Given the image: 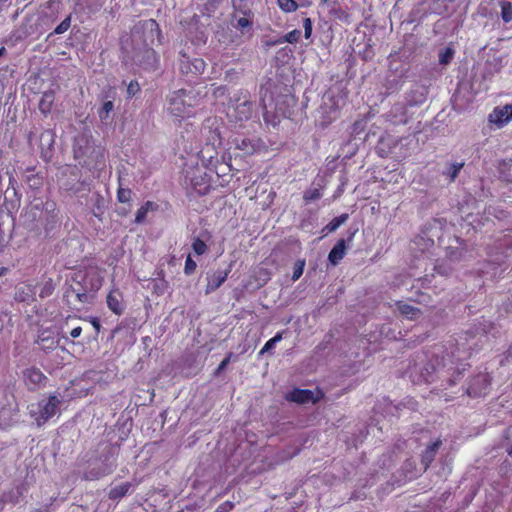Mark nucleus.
I'll return each mask as SVG.
<instances>
[{
  "label": "nucleus",
  "instance_id": "61",
  "mask_svg": "<svg viewBox=\"0 0 512 512\" xmlns=\"http://www.w3.org/2000/svg\"><path fill=\"white\" fill-rule=\"evenodd\" d=\"M88 277H89V274H86L83 278L85 285L87 284Z\"/></svg>",
  "mask_w": 512,
  "mask_h": 512
},
{
  "label": "nucleus",
  "instance_id": "57",
  "mask_svg": "<svg viewBox=\"0 0 512 512\" xmlns=\"http://www.w3.org/2000/svg\"><path fill=\"white\" fill-rule=\"evenodd\" d=\"M221 0H206L207 4H210L212 6H215L216 4H219Z\"/></svg>",
  "mask_w": 512,
  "mask_h": 512
},
{
  "label": "nucleus",
  "instance_id": "11",
  "mask_svg": "<svg viewBox=\"0 0 512 512\" xmlns=\"http://www.w3.org/2000/svg\"><path fill=\"white\" fill-rule=\"evenodd\" d=\"M512 120V102L497 106L488 116V121L496 128L501 129Z\"/></svg>",
  "mask_w": 512,
  "mask_h": 512
},
{
  "label": "nucleus",
  "instance_id": "15",
  "mask_svg": "<svg viewBox=\"0 0 512 512\" xmlns=\"http://www.w3.org/2000/svg\"><path fill=\"white\" fill-rule=\"evenodd\" d=\"M355 234L356 230L350 232L347 239L341 238L336 242L328 255V260L332 265H338L340 261L345 257L347 243L352 242Z\"/></svg>",
  "mask_w": 512,
  "mask_h": 512
},
{
  "label": "nucleus",
  "instance_id": "29",
  "mask_svg": "<svg viewBox=\"0 0 512 512\" xmlns=\"http://www.w3.org/2000/svg\"><path fill=\"white\" fill-rule=\"evenodd\" d=\"M37 342L40 345L41 349L44 351L54 349L58 344V342L53 337L45 336V332L41 333L38 336Z\"/></svg>",
  "mask_w": 512,
  "mask_h": 512
},
{
  "label": "nucleus",
  "instance_id": "9",
  "mask_svg": "<svg viewBox=\"0 0 512 512\" xmlns=\"http://www.w3.org/2000/svg\"><path fill=\"white\" fill-rule=\"evenodd\" d=\"M324 398V393L320 390H316V394L308 389L294 388L292 391L286 394L285 399L289 402L298 404L306 403H318Z\"/></svg>",
  "mask_w": 512,
  "mask_h": 512
},
{
  "label": "nucleus",
  "instance_id": "24",
  "mask_svg": "<svg viewBox=\"0 0 512 512\" xmlns=\"http://www.w3.org/2000/svg\"><path fill=\"white\" fill-rule=\"evenodd\" d=\"M55 134L52 130L46 129L40 134L41 156L46 157L53 149Z\"/></svg>",
  "mask_w": 512,
  "mask_h": 512
},
{
  "label": "nucleus",
  "instance_id": "25",
  "mask_svg": "<svg viewBox=\"0 0 512 512\" xmlns=\"http://www.w3.org/2000/svg\"><path fill=\"white\" fill-rule=\"evenodd\" d=\"M55 100V92L53 90H47L42 93L38 108L43 115H48L53 107Z\"/></svg>",
  "mask_w": 512,
  "mask_h": 512
},
{
  "label": "nucleus",
  "instance_id": "28",
  "mask_svg": "<svg viewBox=\"0 0 512 512\" xmlns=\"http://www.w3.org/2000/svg\"><path fill=\"white\" fill-rule=\"evenodd\" d=\"M348 214L347 213H344V214H341L335 218H333L325 227H324V231H326L327 233H331V232H334L336 231L342 224H344L347 219H348Z\"/></svg>",
  "mask_w": 512,
  "mask_h": 512
},
{
  "label": "nucleus",
  "instance_id": "46",
  "mask_svg": "<svg viewBox=\"0 0 512 512\" xmlns=\"http://www.w3.org/2000/svg\"><path fill=\"white\" fill-rule=\"evenodd\" d=\"M434 269L438 274L446 276L449 274V272L451 271L452 268L446 262H442V263L436 264Z\"/></svg>",
  "mask_w": 512,
  "mask_h": 512
},
{
  "label": "nucleus",
  "instance_id": "26",
  "mask_svg": "<svg viewBox=\"0 0 512 512\" xmlns=\"http://www.w3.org/2000/svg\"><path fill=\"white\" fill-rule=\"evenodd\" d=\"M396 307L403 316L411 320L416 319L421 314V310L419 308L404 303L403 301H397Z\"/></svg>",
  "mask_w": 512,
  "mask_h": 512
},
{
  "label": "nucleus",
  "instance_id": "20",
  "mask_svg": "<svg viewBox=\"0 0 512 512\" xmlns=\"http://www.w3.org/2000/svg\"><path fill=\"white\" fill-rule=\"evenodd\" d=\"M235 148L240 150L243 155H252L261 147V141L259 138H235Z\"/></svg>",
  "mask_w": 512,
  "mask_h": 512
},
{
  "label": "nucleus",
  "instance_id": "37",
  "mask_svg": "<svg viewBox=\"0 0 512 512\" xmlns=\"http://www.w3.org/2000/svg\"><path fill=\"white\" fill-rule=\"evenodd\" d=\"M44 209L47 215H50L53 224L58 223V212L56 209V203L54 201H46Z\"/></svg>",
  "mask_w": 512,
  "mask_h": 512
},
{
  "label": "nucleus",
  "instance_id": "5",
  "mask_svg": "<svg viewBox=\"0 0 512 512\" xmlns=\"http://www.w3.org/2000/svg\"><path fill=\"white\" fill-rule=\"evenodd\" d=\"M186 179L189 180L191 188L199 196H204L211 190V176L203 168L195 167L187 171Z\"/></svg>",
  "mask_w": 512,
  "mask_h": 512
},
{
  "label": "nucleus",
  "instance_id": "3",
  "mask_svg": "<svg viewBox=\"0 0 512 512\" xmlns=\"http://www.w3.org/2000/svg\"><path fill=\"white\" fill-rule=\"evenodd\" d=\"M232 105L229 106L227 116L235 123H242L252 118L254 112L253 102L250 100L247 91H239L231 100Z\"/></svg>",
  "mask_w": 512,
  "mask_h": 512
},
{
  "label": "nucleus",
  "instance_id": "1",
  "mask_svg": "<svg viewBox=\"0 0 512 512\" xmlns=\"http://www.w3.org/2000/svg\"><path fill=\"white\" fill-rule=\"evenodd\" d=\"M272 84L266 83L260 86L259 96L260 105L263 109V118L266 124L276 126L280 123L281 118H287L290 115L287 97H279L275 101L274 111L268 110V107L274 102L273 93L271 91Z\"/></svg>",
  "mask_w": 512,
  "mask_h": 512
},
{
  "label": "nucleus",
  "instance_id": "31",
  "mask_svg": "<svg viewBox=\"0 0 512 512\" xmlns=\"http://www.w3.org/2000/svg\"><path fill=\"white\" fill-rule=\"evenodd\" d=\"M54 290H55L54 282L51 278H48L41 284L40 291H39V297L42 299L47 298L53 294Z\"/></svg>",
  "mask_w": 512,
  "mask_h": 512
},
{
  "label": "nucleus",
  "instance_id": "30",
  "mask_svg": "<svg viewBox=\"0 0 512 512\" xmlns=\"http://www.w3.org/2000/svg\"><path fill=\"white\" fill-rule=\"evenodd\" d=\"M191 247L196 256H202L209 250V247L205 241L199 237L193 239Z\"/></svg>",
  "mask_w": 512,
  "mask_h": 512
},
{
  "label": "nucleus",
  "instance_id": "39",
  "mask_svg": "<svg viewBox=\"0 0 512 512\" xmlns=\"http://www.w3.org/2000/svg\"><path fill=\"white\" fill-rule=\"evenodd\" d=\"M305 264H306L305 259H299L295 262V264L293 266V274H292L293 281L298 280L302 276L304 268H305Z\"/></svg>",
  "mask_w": 512,
  "mask_h": 512
},
{
  "label": "nucleus",
  "instance_id": "34",
  "mask_svg": "<svg viewBox=\"0 0 512 512\" xmlns=\"http://www.w3.org/2000/svg\"><path fill=\"white\" fill-rule=\"evenodd\" d=\"M464 166V162H460V163H453L450 165V167L443 172V174L447 177H449V181L450 182H454L455 179L457 178L458 174L460 173L461 169L463 168Z\"/></svg>",
  "mask_w": 512,
  "mask_h": 512
},
{
  "label": "nucleus",
  "instance_id": "14",
  "mask_svg": "<svg viewBox=\"0 0 512 512\" xmlns=\"http://www.w3.org/2000/svg\"><path fill=\"white\" fill-rule=\"evenodd\" d=\"M23 378L29 390H36L45 384L47 377L36 367H30L23 371Z\"/></svg>",
  "mask_w": 512,
  "mask_h": 512
},
{
  "label": "nucleus",
  "instance_id": "7",
  "mask_svg": "<svg viewBox=\"0 0 512 512\" xmlns=\"http://www.w3.org/2000/svg\"><path fill=\"white\" fill-rule=\"evenodd\" d=\"M186 89L174 91L169 97L168 110L177 118H188L194 115L193 110L188 109L186 105Z\"/></svg>",
  "mask_w": 512,
  "mask_h": 512
},
{
  "label": "nucleus",
  "instance_id": "59",
  "mask_svg": "<svg viewBox=\"0 0 512 512\" xmlns=\"http://www.w3.org/2000/svg\"><path fill=\"white\" fill-rule=\"evenodd\" d=\"M225 90H226V88L224 86L217 88V91H221L222 94L225 92Z\"/></svg>",
  "mask_w": 512,
  "mask_h": 512
},
{
  "label": "nucleus",
  "instance_id": "47",
  "mask_svg": "<svg viewBox=\"0 0 512 512\" xmlns=\"http://www.w3.org/2000/svg\"><path fill=\"white\" fill-rule=\"evenodd\" d=\"M233 356V353L230 352L227 354V356L221 361V363L218 365L216 371H215V375H218L220 374L226 367L227 365L230 363L231 361V358Z\"/></svg>",
  "mask_w": 512,
  "mask_h": 512
},
{
  "label": "nucleus",
  "instance_id": "16",
  "mask_svg": "<svg viewBox=\"0 0 512 512\" xmlns=\"http://www.w3.org/2000/svg\"><path fill=\"white\" fill-rule=\"evenodd\" d=\"M106 304L110 311L115 315H122L125 310L123 293L119 288L113 287L106 296Z\"/></svg>",
  "mask_w": 512,
  "mask_h": 512
},
{
  "label": "nucleus",
  "instance_id": "2",
  "mask_svg": "<svg viewBox=\"0 0 512 512\" xmlns=\"http://www.w3.org/2000/svg\"><path fill=\"white\" fill-rule=\"evenodd\" d=\"M435 362L436 365L429 363L428 367L425 368L427 374H423V377L427 383L434 381L432 373H438L441 376H444V374L449 375V385H453L457 378L466 370V366H468L466 363L456 364L450 356L448 358L442 356L441 360L436 356Z\"/></svg>",
  "mask_w": 512,
  "mask_h": 512
},
{
  "label": "nucleus",
  "instance_id": "60",
  "mask_svg": "<svg viewBox=\"0 0 512 512\" xmlns=\"http://www.w3.org/2000/svg\"><path fill=\"white\" fill-rule=\"evenodd\" d=\"M32 137H33V132H30L28 134V142L30 143L32 141Z\"/></svg>",
  "mask_w": 512,
  "mask_h": 512
},
{
  "label": "nucleus",
  "instance_id": "38",
  "mask_svg": "<svg viewBox=\"0 0 512 512\" xmlns=\"http://www.w3.org/2000/svg\"><path fill=\"white\" fill-rule=\"evenodd\" d=\"M454 53L455 51L451 47H446L439 53V63L441 65H448L452 61Z\"/></svg>",
  "mask_w": 512,
  "mask_h": 512
},
{
  "label": "nucleus",
  "instance_id": "27",
  "mask_svg": "<svg viewBox=\"0 0 512 512\" xmlns=\"http://www.w3.org/2000/svg\"><path fill=\"white\" fill-rule=\"evenodd\" d=\"M131 487H132V484L130 482H125V483H122L118 486L111 488L108 493L109 499L114 500V501L120 500L121 498H123L124 496L127 495L129 490L131 489Z\"/></svg>",
  "mask_w": 512,
  "mask_h": 512
},
{
  "label": "nucleus",
  "instance_id": "52",
  "mask_svg": "<svg viewBox=\"0 0 512 512\" xmlns=\"http://www.w3.org/2000/svg\"><path fill=\"white\" fill-rule=\"evenodd\" d=\"M57 224H53L52 220H51V217L50 215H47L46 219H45V223H44V230L47 234H49V232L55 228Z\"/></svg>",
  "mask_w": 512,
  "mask_h": 512
},
{
  "label": "nucleus",
  "instance_id": "55",
  "mask_svg": "<svg viewBox=\"0 0 512 512\" xmlns=\"http://www.w3.org/2000/svg\"><path fill=\"white\" fill-rule=\"evenodd\" d=\"M90 323L94 327L96 333H99L100 328H101V323H100L99 319L96 318V317H91L90 318Z\"/></svg>",
  "mask_w": 512,
  "mask_h": 512
},
{
  "label": "nucleus",
  "instance_id": "13",
  "mask_svg": "<svg viewBox=\"0 0 512 512\" xmlns=\"http://www.w3.org/2000/svg\"><path fill=\"white\" fill-rule=\"evenodd\" d=\"M135 59L144 70H155L159 61L156 51L148 46L137 52Z\"/></svg>",
  "mask_w": 512,
  "mask_h": 512
},
{
  "label": "nucleus",
  "instance_id": "43",
  "mask_svg": "<svg viewBox=\"0 0 512 512\" xmlns=\"http://www.w3.org/2000/svg\"><path fill=\"white\" fill-rule=\"evenodd\" d=\"M71 26V15H68L57 27L54 29L55 34L65 33Z\"/></svg>",
  "mask_w": 512,
  "mask_h": 512
},
{
  "label": "nucleus",
  "instance_id": "42",
  "mask_svg": "<svg viewBox=\"0 0 512 512\" xmlns=\"http://www.w3.org/2000/svg\"><path fill=\"white\" fill-rule=\"evenodd\" d=\"M197 268V263L192 259L191 255L189 254L185 260L184 265V273L186 275H192Z\"/></svg>",
  "mask_w": 512,
  "mask_h": 512
},
{
  "label": "nucleus",
  "instance_id": "23",
  "mask_svg": "<svg viewBox=\"0 0 512 512\" xmlns=\"http://www.w3.org/2000/svg\"><path fill=\"white\" fill-rule=\"evenodd\" d=\"M278 7L285 13H292L299 8H308L313 0H276Z\"/></svg>",
  "mask_w": 512,
  "mask_h": 512
},
{
  "label": "nucleus",
  "instance_id": "53",
  "mask_svg": "<svg viewBox=\"0 0 512 512\" xmlns=\"http://www.w3.org/2000/svg\"><path fill=\"white\" fill-rule=\"evenodd\" d=\"M144 208L150 212V211H157L159 209V205L156 202L153 201H146L143 204Z\"/></svg>",
  "mask_w": 512,
  "mask_h": 512
},
{
  "label": "nucleus",
  "instance_id": "36",
  "mask_svg": "<svg viewBox=\"0 0 512 512\" xmlns=\"http://www.w3.org/2000/svg\"><path fill=\"white\" fill-rule=\"evenodd\" d=\"M322 197L320 188H310L307 189L303 194V199L305 203H310L312 201L318 200Z\"/></svg>",
  "mask_w": 512,
  "mask_h": 512
},
{
  "label": "nucleus",
  "instance_id": "18",
  "mask_svg": "<svg viewBox=\"0 0 512 512\" xmlns=\"http://www.w3.org/2000/svg\"><path fill=\"white\" fill-rule=\"evenodd\" d=\"M116 91L114 88L109 87L107 91L104 92V102L102 106L98 109L97 114L101 122L106 123L109 119L110 113L114 110V102Z\"/></svg>",
  "mask_w": 512,
  "mask_h": 512
},
{
  "label": "nucleus",
  "instance_id": "19",
  "mask_svg": "<svg viewBox=\"0 0 512 512\" xmlns=\"http://www.w3.org/2000/svg\"><path fill=\"white\" fill-rule=\"evenodd\" d=\"M442 444V440L440 438H437L436 440L428 444L426 448L422 451L420 462L425 471L430 467L432 462L435 460L436 454L440 447L442 446Z\"/></svg>",
  "mask_w": 512,
  "mask_h": 512
},
{
  "label": "nucleus",
  "instance_id": "4",
  "mask_svg": "<svg viewBox=\"0 0 512 512\" xmlns=\"http://www.w3.org/2000/svg\"><path fill=\"white\" fill-rule=\"evenodd\" d=\"M61 400L55 394H51L47 399L38 401L36 405H31L30 416L35 420L38 427L46 424L59 411Z\"/></svg>",
  "mask_w": 512,
  "mask_h": 512
},
{
  "label": "nucleus",
  "instance_id": "6",
  "mask_svg": "<svg viewBox=\"0 0 512 512\" xmlns=\"http://www.w3.org/2000/svg\"><path fill=\"white\" fill-rule=\"evenodd\" d=\"M231 26L236 30L237 34L231 43L241 44L244 41L250 40L254 35V17H234L230 18Z\"/></svg>",
  "mask_w": 512,
  "mask_h": 512
},
{
  "label": "nucleus",
  "instance_id": "64",
  "mask_svg": "<svg viewBox=\"0 0 512 512\" xmlns=\"http://www.w3.org/2000/svg\"><path fill=\"white\" fill-rule=\"evenodd\" d=\"M4 51H5L4 47L0 48V56L4 53Z\"/></svg>",
  "mask_w": 512,
  "mask_h": 512
},
{
  "label": "nucleus",
  "instance_id": "21",
  "mask_svg": "<svg viewBox=\"0 0 512 512\" xmlns=\"http://www.w3.org/2000/svg\"><path fill=\"white\" fill-rule=\"evenodd\" d=\"M101 287V279L100 277H95V279L90 280V286L85 287L81 290H77L75 292V296L78 302L82 304H88L92 302L93 293L98 291Z\"/></svg>",
  "mask_w": 512,
  "mask_h": 512
},
{
  "label": "nucleus",
  "instance_id": "17",
  "mask_svg": "<svg viewBox=\"0 0 512 512\" xmlns=\"http://www.w3.org/2000/svg\"><path fill=\"white\" fill-rule=\"evenodd\" d=\"M231 264L229 268L226 270H217L207 277V285L205 288V293L209 294L216 291L222 284L227 280L228 275L231 271Z\"/></svg>",
  "mask_w": 512,
  "mask_h": 512
},
{
  "label": "nucleus",
  "instance_id": "50",
  "mask_svg": "<svg viewBox=\"0 0 512 512\" xmlns=\"http://www.w3.org/2000/svg\"><path fill=\"white\" fill-rule=\"evenodd\" d=\"M504 439L507 441H512V424L505 430ZM507 454L512 457V444L506 448Z\"/></svg>",
  "mask_w": 512,
  "mask_h": 512
},
{
  "label": "nucleus",
  "instance_id": "49",
  "mask_svg": "<svg viewBox=\"0 0 512 512\" xmlns=\"http://www.w3.org/2000/svg\"><path fill=\"white\" fill-rule=\"evenodd\" d=\"M235 504L231 501H225L220 504L214 512H230L234 509Z\"/></svg>",
  "mask_w": 512,
  "mask_h": 512
},
{
  "label": "nucleus",
  "instance_id": "48",
  "mask_svg": "<svg viewBox=\"0 0 512 512\" xmlns=\"http://www.w3.org/2000/svg\"><path fill=\"white\" fill-rule=\"evenodd\" d=\"M148 211L144 208L142 205L140 208H138L136 215H135V222L136 223H143L147 217Z\"/></svg>",
  "mask_w": 512,
  "mask_h": 512
},
{
  "label": "nucleus",
  "instance_id": "12",
  "mask_svg": "<svg viewBox=\"0 0 512 512\" xmlns=\"http://www.w3.org/2000/svg\"><path fill=\"white\" fill-rule=\"evenodd\" d=\"M148 32L147 40H150V42L154 41L155 37H160L161 30L159 27V24L154 19H147L139 21L134 25V27L131 30L132 35Z\"/></svg>",
  "mask_w": 512,
  "mask_h": 512
},
{
  "label": "nucleus",
  "instance_id": "63",
  "mask_svg": "<svg viewBox=\"0 0 512 512\" xmlns=\"http://www.w3.org/2000/svg\"><path fill=\"white\" fill-rule=\"evenodd\" d=\"M22 289H23V290H24V289H27L29 292H31V291H32V290H31V287H30L29 285H26V286H25V287H23Z\"/></svg>",
  "mask_w": 512,
  "mask_h": 512
},
{
  "label": "nucleus",
  "instance_id": "41",
  "mask_svg": "<svg viewBox=\"0 0 512 512\" xmlns=\"http://www.w3.org/2000/svg\"><path fill=\"white\" fill-rule=\"evenodd\" d=\"M198 102V94L195 93L194 90H187L186 105L188 109L192 110L196 105H198Z\"/></svg>",
  "mask_w": 512,
  "mask_h": 512
},
{
  "label": "nucleus",
  "instance_id": "40",
  "mask_svg": "<svg viewBox=\"0 0 512 512\" xmlns=\"http://www.w3.org/2000/svg\"><path fill=\"white\" fill-rule=\"evenodd\" d=\"M132 191L129 188L119 187L117 190V200L120 203H128L131 200Z\"/></svg>",
  "mask_w": 512,
  "mask_h": 512
},
{
  "label": "nucleus",
  "instance_id": "62",
  "mask_svg": "<svg viewBox=\"0 0 512 512\" xmlns=\"http://www.w3.org/2000/svg\"><path fill=\"white\" fill-rule=\"evenodd\" d=\"M5 502L3 500L0 501V511L3 510Z\"/></svg>",
  "mask_w": 512,
  "mask_h": 512
},
{
  "label": "nucleus",
  "instance_id": "51",
  "mask_svg": "<svg viewBox=\"0 0 512 512\" xmlns=\"http://www.w3.org/2000/svg\"><path fill=\"white\" fill-rule=\"evenodd\" d=\"M28 183L31 187L39 188L42 185V179L38 175L28 177Z\"/></svg>",
  "mask_w": 512,
  "mask_h": 512
},
{
  "label": "nucleus",
  "instance_id": "35",
  "mask_svg": "<svg viewBox=\"0 0 512 512\" xmlns=\"http://www.w3.org/2000/svg\"><path fill=\"white\" fill-rule=\"evenodd\" d=\"M301 38V31L298 30V29H294L290 32H288L281 40H277L275 43H283V42H287V43H290V44H296L299 42Z\"/></svg>",
  "mask_w": 512,
  "mask_h": 512
},
{
  "label": "nucleus",
  "instance_id": "58",
  "mask_svg": "<svg viewBox=\"0 0 512 512\" xmlns=\"http://www.w3.org/2000/svg\"><path fill=\"white\" fill-rule=\"evenodd\" d=\"M8 270L7 267H0V276L7 274Z\"/></svg>",
  "mask_w": 512,
  "mask_h": 512
},
{
  "label": "nucleus",
  "instance_id": "22",
  "mask_svg": "<svg viewBox=\"0 0 512 512\" xmlns=\"http://www.w3.org/2000/svg\"><path fill=\"white\" fill-rule=\"evenodd\" d=\"M232 13L230 18L234 17H254V12L251 8L250 0H231Z\"/></svg>",
  "mask_w": 512,
  "mask_h": 512
},
{
  "label": "nucleus",
  "instance_id": "8",
  "mask_svg": "<svg viewBox=\"0 0 512 512\" xmlns=\"http://www.w3.org/2000/svg\"><path fill=\"white\" fill-rule=\"evenodd\" d=\"M205 68L206 63L202 58H190L186 53H180L179 70L183 75L197 77Z\"/></svg>",
  "mask_w": 512,
  "mask_h": 512
},
{
  "label": "nucleus",
  "instance_id": "54",
  "mask_svg": "<svg viewBox=\"0 0 512 512\" xmlns=\"http://www.w3.org/2000/svg\"><path fill=\"white\" fill-rule=\"evenodd\" d=\"M335 15L338 19H340L342 21H348V19H349V14L342 9L336 10Z\"/></svg>",
  "mask_w": 512,
  "mask_h": 512
},
{
  "label": "nucleus",
  "instance_id": "33",
  "mask_svg": "<svg viewBox=\"0 0 512 512\" xmlns=\"http://www.w3.org/2000/svg\"><path fill=\"white\" fill-rule=\"evenodd\" d=\"M283 334H284V331L277 332L274 337L269 339L264 344V346L260 350L259 354L263 355L264 353L269 352L270 350H272L275 347V345L282 340Z\"/></svg>",
  "mask_w": 512,
  "mask_h": 512
},
{
  "label": "nucleus",
  "instance_id": "32",
  "mask_svg": "<svg viewBox=\"0 0 512 512\" xmlns=\"http://www.w3.org/2000/svg\"><path fill=\"white\" fill-rule=\"evenodd\" d=\"M501 8V18L505 23L512 21V3L510 1H501L499 3Z\"/></svg>",
  "mask_w": 512,
  "mask_h": 512
},
{
  "label": "nucleus",
  "instance_id": "10",
  "mask_svg": "<svg viewBox=\"0 0 512 512\" xmlns=\"http://www.w3.org/2000/svg\"><path fill=\"white\" fill-rule=\"evenodd\" d=\"M491 386V377L487 373L474 376L468 385L467 394L470 397H482L488 394Z\"/></svg>",
  "mask_w": 512,
  "mask_h": 512
},
{
  "label": "nucleus",
  "instance_id": "44",
  "mask_svg": "<svg viewBox=\"0 0 512 512\" xmlns=\"http://www.w3.org/2000/svg\"><path fill=\"white\" fill-rule=\"evenodd\" d=\"M140 91V85L137 80H132L127 85V99L134 97Z\"/></svg>",
  "mask_w": 512,
  "mask_h": 512
},
{
  "label": "nucleus",
  "instance_id": "45",
  "mask_svg": "<svg viewBox=\"0 0 512 512\" xmlns=\"http://www.w3.org/2000/svg\"><path fill=\"white\" fill-rule=\"evenodd\" d=\"M304 37L310 39L313 31V23L309 17L303 19Z\"/></svg>",
  "mask_w": 512,
  "mask_h": 512
},
{
  "label": "nucleus",
  "instance_id": "56",
  "mask_svg": "<svg viewBox=\"0 0 512 512\" xmlns=\"http://www.w3.org/2000/svg\"><path fill=\"white\" fill-rule=\"evenodd\" d=\"M81 333H82V328L80 326H78L71 330L70 336L72 338H78L81 335Z\"/></svg>",
  "mask_w": 512,
  "mask_h": 512
}]
</instances>
